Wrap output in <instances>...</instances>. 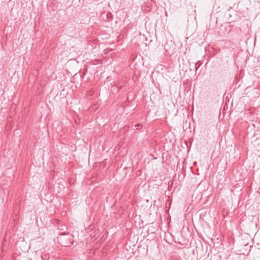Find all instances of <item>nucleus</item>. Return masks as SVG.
I'll list each match as a JSON object with an SVG mask.
<instances>
[{
	"instance_id": "obj_2",
	"label": "nucleus",
	"mask_w": 260,
	"mask_h": 260,
	"mask_svg": "<svg viewBox=\"0 0 260 260\" xmlns=\"http://www.w3.org/2000/svg\"><path fill=\"white\" fill-rule=\"evenodd\" d=\"M202 64V63H200L199 62H197L196 64H195V68H196V70L197 71L198 70V69H199L200 68V67L201 66Z\"/></svg>"
},
{
	"instance_id": "obj_3",
	"label": "nucleus",
	"mask_w": 260,
	"mask_h": 260,
	"mask_svg": "<svg viewBox=\"0 0 260 260\" xmlns=\"http://www.w3.org/2000/svg\"><path fill=\"white\" fill-rule=\"evenodd\" d=\"M135 127L137 129H140L142 127V125L141 124H138L135 125Z\"/></svg>"
},
{
	"instance_id": "obj_1",
	"label": "nucleus",
	"mask_w": 260,
	"mask_h": 260,
	"mask_svg": "<svg viewBox=\"0 0 260 260\" xmlns=\"http://www.w3.org/2000/svg\"><path fill=\"white\" fill-rule=\"evenodd\" d=\"M71 235L69 233L67 232H63L59 235L57 237V240L59 244L63 246L67 247L69 246L72 242L71 241L70 238Z\"/></svg>"
}]
</instances>
